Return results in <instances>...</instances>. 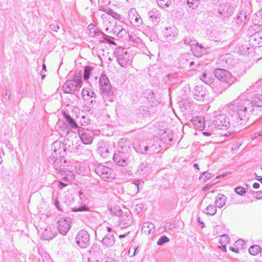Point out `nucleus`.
Instances as JSON below:
<instances>
[{"label":"nucleus","mask_w":262,"mask_h":262,"mask_svg":"<svg viewBox=\"0 0 262 262\" xmlns=\"http://www.w3.org/2000/svg\"><path fill=\"white\" fill-rule=\"evenodd\" d=\"M117 30L118 32L117 33V35L120 37H122L123 35L126 33V30L121 27H120Z\"/></svg>","instance_id":"nucleus-61"},{"label":"nucleus","mask_w":262,"mask_h":262,"mask_svg":"<svg viewBox=\"0 0 262 262\" xmlns=\"http://www.w3.org/2000/svg\"><path fill=\"white\" fill-rule=\"evenodd\" d=\"M142 20L140 17V15L138 14L136 15L135 18H134L133 20V24L134 26H138L142 24Z\"/></svg>","instance_id":"nucleus-56"},{"label":"nucleus","mask_w":262,"mask_h":262,"mask_svg":"<svg viewBox=\"0 0 262 262\" xmlns=\"http://www.w3.org/2000/svg\"><path fill=\"white\" fill-rule=\"evenodd\" d=\"M226 200L227 197L225 195L220 193L216 196L214 203L219 208H222L225 205Z\"/></svg>","instance_id":"nucleus-30"},{"label":"nucleus","mask_w":262,"mask_h":262,"mask_svg":"<svg viewBox=\"0 0 262 262\" xmlns=\"http://www.w3.org/2000/svg\"><path fill=\"white\" fill-rule=\"evenodd\" d=\"M78 88H80L74 80H68L62 86V90L65 93L74 94Z\"/></svg>","instance_id":"nucleus-16"},{"label":"nucleus","mask_w":262,"mask_h":262,"mask_svg":"<svg viewBox=\"0 0 262 262\" xmlns=\"http://www.w3.org/2000/svg\"><path fill=\"white\" fill-rule=\"evenodd\" d=\"M138 14L135 9L131 8L128 11V18L130 21L133 24V20L136 17V15Z\"/></svg>","instance_id":"nucleus-50"},{"label":"nucleus","mask_w":262,"mask_h":262,"mask_svg":"<svg viewBox=\"0 0 262 262\" xmlns=\"http://www.w3.org/2000/svg\"><path fill=\"white\" fill-rule=\"evenodd\" d=\"M247 90L245 93L240 95L235 100L236 105L231 106V113H235L241 115L240 120L243 123H247L248 121L250 115L254 111V106L262 107V95L257 94L254 96L252 100L250 99V96Z\"/></svg>","instance_id":"nucleus-1"},{"label":"nucleus","mask_w":262,"mask_h":262,"mask_svg":"<svg viewBox=\"0 0 262 262\" xmlns=\"http://www.w3.org/2000/svg\"><path fill=\"white\" fill-rule=\"evenodd\" d=\"M192 122L198 129L201 130L204 129L206 123L203 117H194L192 119Z\"/></svg>","instance_id":"nucleus-25"},{"label":"nucleus","mask_w":262,"mask_h":262,"mask_svg":"<svg viewBox=\"0 0 262 262\" xmlns=\"http://www.w3.org/2000/svg\"><path fill=\"white\" fill-rule=\"evenodd\" d=\"M99 84L103 97L107 99L110 102L114 101L116 99L115 90L112 88L110 81L106 76L102 75L100 76Z\"/></svg>","instance_id":"nucleus-5"},{"label":"nucleus","mask_w":262,"mask_h":262,"mask_svg":"<svg viewBox=\"0 0 262 262\" xmlns=\"http://www.w3.org/2000/svg\"><path fill=\"white\" fill-rule=\"evenodd\" d=\"M252 22L255 25L262 26V9L259 12L254 14Z\"/></svg>","instance_id":"nucleus-34"},{"label":"nucleus","mask_w":262,"mask_h":262,"mask_svg":"<svg viewBox=\"0 0 262 262\" xmlns=\"http://www.w3.org/2000/svg\"><path fill=\"white\" fill-rule=\"evenodd\" d=\"M191 50L195 56H202L206 52V49L198 42L191 46Z\"/></svg>","instance_id":"nucleus-23"},{"label":"nucleus","mask_w":262,"mask_h":262,"mask_svg":"<svg viewBox=\"0 0 262 262\" xmlns=\"http://www.w3.org/2000/svg\"><path fill=\"white\" fill-rule=\"evenodd\" d=\"M255 48L249 43L248 45H243L238 48V52L243 55H253Z\"/></svg>","instance_id":"nucleus-19"},{"label":"nucleus","mask_w":262,"mask_h":262,"mask_svg":"<svg viewBox=\"0 0 262 262\" xmlns=\"http://www.w3.org/2000/svg\"><path fill=\"white\" fill-rule=\"evenodd\" d=\"M50 28L54 31L57 32L59 29V26L56 23H54L50 25Z\"/></svg>","instance_id":"nucleus-63"},{"label":"nucleus","mask_w":262,"mask_h":262,"mask_svg":"<svg viewBox=\"0 0 262 262\" xmlns=\"http://www.w3.org/2000/svg\"><path fill=\"white\" fill-rule=\"evenodd\" d=\"M188 56L189 55L184 54L180 59V63L183 68H186L189 66L190 60L188 59Z\"/></svg>","instance_id":"nucleus-43"},{"label":"nucleus","mask_w":262,"mask_h":262,"mask_svg":"<svg viewBox=\"0 0 262 262\" xmlns=\"http://www.w3.org/2000/svg\"><path fill=\"white\" fill-rule=\"evenodd\" d=\"M152 29L149 27V26H145V27L144 28V30L143 31V32L146 34V36L150 35L151 33Z\"/></svg>","instance_id":"nucleus-62"},{"label":"nucleus","mask_w":262,"mask_h":262,"mask_svg":"<svg viewBox=\"0 0 262 262\" xmlns=\"http://www.w3.org/2000/svg\"><path fill=\"white\" fill-rule=\"evenodd\" d=\"M147 99L151 106H157L161 101V98L160 95L153 92L149 94Z\"/></svg>","instance_id":"nucleus-24"},{"label":"nucleus","mask_w":262,"mask_h":262,"mask_svg":"<svg viewBox=\"0 0 262 262\" xmlns=\"http://www.w3.org/2000/svg\"><path fill=\"white\" fill-rule=\"evenodd\" d=\"M143 208V204L141 203V204H137L136 206L134 212H135V213L137 214H139L142 211Z\"/></svg>","instance_id":"nucleus-59"},{"label":"nucleus","mask_w":262,"mask_h":262,"mask_svg":"<svg viewBox=\"0 0 262 262\" xmlns=\"http://www.w3.org/2000/svg\"><path fill=\"white\" fill-rule=\"evenodd\" d=\"M89 210V207L85 204L81 205L78 207H74L72 208V211L74 212H81L88 211Z\"/></svg>","instance_id":"nucleus-48"},{"label":"nucleus","mask_w":262,"mask_h":262,"mask_svg":"<svg viewBox=\"0 0 262 262\" xmlns=\"http://www.w3.org/2000/svg\"><path fill=\"white\" fill-rule=\"evenodd\" d=\"M103 245L107 247H112L115 242V238L114 234H108L106 235L101 241Z\"/></svg>","instance_id":"nucleus-27"},{"label":"nucleus","mask_w":262,"mask_h":262,"mask_svg":"<svg viewBox=\"0 0 262 262\" xmlns=\"http://www.w3.org/2000/svg\"><path fill=\"white\" fill-rule=\"evenodd\" d=\"M155 231L154 224L150 222H146L143 224L141 232L148 234H150L151 232Z\"/></svg>","instance_id":"nucleus-31"},{"label":"nucleus","mask_w":262,"mask_h":262,"mask_svg":"<svg viewBox=\"0 0 262 262\" xmlns=\"http://www.w3.org/2000/svg\"><path fill=\"white\" fill-rule=\"evenodd\" d=\"M141 183L143 184L144 182L140 180H136L131 184L130 187H135L137 192H138L139 191V185Z\"/></svg>","instance_id":"nucleus-55"},{"label":"nucleus","mask_w":262,"mask_h":262,"mask_svg":"<svg viewBox=\"0 0 262 262\" xmlns=\"http://www.w3.org/2000/svg\"><path fill=\"white\" fill-rule=\"evenodd\" d=\"M217 12L220 17L226 18L230 16L232 14L233 10V8L230 5L222 3L218 6Z\"/></svg>","instance_id":"nucleus-15"},{"label":"nucleus","mask_w":262,"mask_h":262,"mask_svg":"<svg viewBox=\"0 0 262 262\" xmlns=\"http://www.w3.org/2000/svg\"><path fill=\"white\" fill-rule=\"evenodd\" d=\"M235 246H241V248H242L243 246H244L246 244V243L245 241H244L242 239H239L235 242Z\"/></svg>","instance_id":"nucleus-64"},{"label":"nucleus","mask_w":262,"mask_h":262,"mask_svg":"<svg viewBox=\"0 0 262 262\" xmlns=\"http://www.w3.org/2000/svg\"><path fill=\"white\" fill-rule=\"evenodd\" d=\"M200 79L207 85L212 84L213 86L215 84L217 85V83H214V79L209 76L207 73H204L200 77Z\"/></svg>","instance_id":"nucleus-38"},{"label":"nucleus","mask_w":262,"mask_h":262,"mask_svg":"<svg viewBox=\"0 0 262 262\" xmlns=\"http://www.w3.org/2000/svg\"><path fill=\"white\" fill-rule=\"evenodd\" d=\"M64 118L67 124V127L70 129H78L79 128L75 120L71 116L66 112L63 113Z\"/></svg>","instance_id":"nucleus-22"},{"label":"nucleus","mask_w":262,"mask_h":262,"mask_svg":"<svg viewBox=\"0 0 262 262\" xmlns=\"http://www.w3.org/2000/svg\"><path fill=\"white\" fill-rule=\"evenodd\" d=\"M95 172L104 181H110L115 178L114 170L100 164L96 167Z\"/></svg>","instance_id":"nucleus-7"},{"label":"nucleus","mask_w":262,"mask_h":262,"mask_svg":"<svg viewBox=\"0 0 262 262\" xmlns=\"http://www.w3.org/2000/svg\"><path fill=\"white\" fill-rule=\"evenodd\" d=\"M220 60L223 62V66L226 68L233 67L235 63L232 58V55L230 54L222 55L221 56Z\"/></svg>","instance_id":"nucleus-20"},{"label":"nucleus","mask_w":262,"mask_h":262,"mask_svg":"<svg viewBox=\"0 0 262 262\" xmlns=\"http://www.w3.org/2000/svg\"><path fill=\"white\" fill-rule=\"evenodd\" d=\"M90 122V119L88 117L82 116L79 121L81 125L85 126L88 125Z\"/></svg>","instance_id":"nucleus-54"},{"label":"nucleus","mask_w":262,"mask_h":262,"mask_svg":"<svg viewBox=\"0 0 262 262\" xmlns=\"http://www.w3.org/2000/svg\"><path fill=\"white\" fill-rule=\"evenodd\" d=\"M216 206L209 205L205 208V211L204 212L207 214L214 215L216 213Z\"/></svg>","instance_id":"nucleus-41"},{"label":"nucleus","mask_w":262,"mask_h":262,"mask_svg":"<svg viewBox=\"0 0 262 262\" xmlns=\"http://www.w3.org/2000/svg\"><path fill=\"white\" fill-rule=\"evenodd\" d=\"M260 247L257 245H252L249 248V252L252 255H256L259 252H261Z\"/></svg>","instance_id":"nucleus-39"},{"label":"nucleus","mask_w":262,"mask_h":262,"mask_svg":"<svg viewBox=\"0 0 262 262\" xmlns=\"http://www.w3.org/2000/svg\"><path fill=\"white\" fill-rule=\"evenodd\" d=\"M117 215H121V221L120 222V227L121 228H125L130 226L133 223V215L129 212L123 213L122 210L119 209Z\"/></svg>","instance_id":"nucleus-14"},{"label":"nucleus","mask_w":262,"mask_h":262,"mask_svg":"<svg viewBox=\"0 0 262 262\" xmlns=\"http://www.w3.org/2000/svg\"><path fill=\"white\" fill-rule=\"evenodd\" d=\"M187 4L189 8L195 9L199 4V0H187Z\"/></svg>","instance_id":"nucleus-51"},{"label":"nucleus","mask_w":262,"mask_h":262,"mask_svg":"<svg viewBox=\"0 0 262 262\" xmlns=\"http://www.w3.org/2000/svg\"><path fill=\"white\" fill-rule=\"evenodd\" d=\"M114 54L119 64L122 67H125L131 61V56L129 53L122 47L116 48Z\"/></svg>","instance_id":"nucleus-8"},{"label":"nucleus","mask_w":262,"mask_h":262,"mask_svg":"<svg viewBox=\"0 0 262 262\" xmlns=\"http://www.w3.org/2000/svg\"><path fill=\"white\" fill-rule=\"evenodd\" d=\"M132 149L128 143L120 142L118 149L113 155V160L118 166L124 167L130 162Z\"/></svg>","instance_id":"nucleus-4"},{"label":"nucleus","mask_w":262,"mask_h":262,"mask_svg":"<svg viewBox=\"0 0 262 262\" xmlns=\"http://www.w3.org/2000/svg\"><path fill=\"white\" fill-rule=\"evenodd\" d=\"M214 74L221 82L226 84L227 87L233 84L236 80V79L232 76L229 71L224 69H216L214 71Z\"/></svg>","instance_id":"nucleus-6"},{"label":"nucleus","mask_w":262,"mask_h":262,"mask_svg":"<svg viewBox=\"0 0 262 262\" xmlns=\"http://www.w3.org/2000/svg\"><path fill=\"white\" fill-rule=\"evenodd\" d=\"M162 34L167 41H174L178 36V31L177 28L172 25L164 28Z\"/></svg>","instance_id":"nucleus-13"},{"label":"nucleus","mask_w":262,"mask_h":262,"mask_svg":"<svg viewBox=\"0 0 262 262\" xmlns=\"http://www.w3.org/2000/svg\"><path fill=\"white\" fill-rule=\"evenodd\" d=\"M134 148L138 153L146 154L147 153L148 150V144L145 141L137 142L134 144Z\"/></svg>","instance_id":"nucleus-21"},{"label":"nucleus","mask_w":262,"mask_h":262,"mask_svg":"<svg viewBox=\"0 0 262 262\" xmlns=\"http://www.w3.org/2000/svg\"><path fill=\"white\" fill-rule=\"evenodd\" d=\"M178 77L177 73L169 74L164 79L165 83L168 85H173L176 83Z\"/></svg>","instance_id":"nucleus-33"},{"label":"nucleus","mask_w":262,"mask_h":262,"mask_svg":"<svg viewBox=\"0 0 262 262\" xmlns=\"http://www.w3.org/2000/svg\"><path fill=\"white\" fill-rule=\"evenodd\" d=\"M72 219L70 217H61L57 222L59 232L62 235H66L70 229Z\"/></svg>","instance_id":"nucleus-12"},{"label":"nucleus","mask_w":262,"mask_h":262,"mask_svg":"<svg viewBox=\"0 0 262 262\" xmlns=\"http://www.w3.org/2000/svg\"><path fill=\"white\" fill-rule=\"evenodd\" d=\"M72 80H74L77 83V84L79 85V87H81L82 85V78H81V74L80 72H76L73 77V79H71Z\"/></svg>","instance_id":"nucleus-47"},{"label":"nucleus","mask_w":262,"mask_h":262,"mask_svg":"<svg viewBox=\"0 0 262 262\" xmlns=\"http://www.w3.org/2000/svg\"><path fill=\"white\" fill-rule=\"evenodd\" d=\"M78 134L83 144L90 145L92 143L94 139L93 131L80 127L78 129Z\"/></svg>","instance_id":"nucleus-11"},{"label":"nucleus","mask_w":262,"mask_h":262,"mask_svg":"<svg viewBox=\"0 0 262 262\" xmlns=\"http://www.w3.org/2000/svg\"><path fill=\"white\" fill-rule=\"evenodd\" d=\"M161 149V146L160 145L159 141H154L152 144L150 145L148 144V150L149 154H156L159 152Z\"/></svg>","instance_id":"nucleus-32"},{"label":"nucleus","mask_w":262,"mask_h":262,"mask_svg":"<svg viewBox=\"0 0 262 262\" xmlns=\"http://www.w3.org/2000/svg\"><path fill=\"white\" fill-rule=\"evenodd\" d=\"M247 18V14L245 11H241L236 17V21L237 23L244 22Z\"/></svg>","instance_id":"nucleus-45"},{"label":"nucleus","mask_w":262,"mask_h":262,"mask_svg":"<svg viewBox=\"0 0 262 262\" xmlns=\"http://www.w3.org/2000/svg\"><path fill=\"white\" fill-rule=\"evenodd\" d=\"M213 176V174L212 173L208 172L207 171L203 172L200 176L199 179L200 180H203L204 181H206Z\"/></svg>","instance_id":"nucleus-49"},{"label":"nucleus","mask_w":262,"mask_h":262,"mask_svg":"<svg viewBox=\"0 0 262 262\" xmlns=\"http://www.w3.org/2000/svg\"><path fill=\"white\" fill-rule=\"evenodd\" d=\"M169 241V239L168 237H167L165 235H162L159 238L157 244L159 246H162L164 244L168 243Z\"/></svg>","instance_id":"nucleus-52"},{"label":"nucleus","mask_w":262,"mask_h":262,"mask_svg":"<svg viewBox=\"0 0 262 262\" xmlns=\"http://www.w3.org/2000/svg\"><path fill=\"white\" fill-rule=\"evenodd\" d=\"M230 238L227 234H223L221 236V239L220 243L226 244L229 243Z\"/></svg>","instance_id":"nucleus-58"},{"label":"nucleus","mask_w":262,"mask_h":262,"mask_svg":"<svg viewBox=\"0 0 262 262\" xmlns=\"http://www.w3.org/2000/svg\"><path fill=\"white\" fill-rule=\"evenodd\" d=\"M41 258L43 262H46L49 259H51L49 254L46 252H43L41 254Z\"/></svg>","instance_id":"nucleus-60"},{"label":"nucleus","mask_w":262,"mask_h":262,"mask_svg":"<svg viewBox=\"0 0 262 262\" xmlns=\"http://www.w3.org/2000/svg\"><path fill=\"white\" fill-rule=\"evenodd\" d=\"M192 103L190 101L185 100L180 102V107L182 112H185L187 110L190 108Z\"/></svg>","instance_id":"nucleus-40"},{"label":"nucleus","mask_w":262,"mask_h":262,"mask_svg":"<svg viewBox=\"0 0 262 262\" xmlns=\"http://www.w3.org/2000/svg\"><path fill=\"white\" fill-rule=\"evenodd\" d=\"M184 43L186 45H189L191 48L196 43L197 41L194 37L191 36L185 37L183 40Z\"/></svg>","instance_id":"nucleus-42"},{"label":"nucleus","mask_w":262,"mask_h":262,"mask_svg":"<svg viewBox=\"0 0 262 262\" xmlns=\"http://www.w3.org/2000/svg\"><path fill=\"white\" fill-rule=\"evenodd\" d=\"M85 92H86V95L89 96L91 98H93V97L95 98V94L93 91L91 90L83 89L82 91V95L84 96Z\"/></svg>","instance_id":"nucleus-57"},{"label":"nucleus","mask_w":262,"mask_h":262,"mask_svg":"<svg viewBox=\"0 0 262 262\" xmlns=\"http://www.w3.org/2000/svg\"><path fill=\"white\" fill-rule=\"evenodd\" d=\"M99 10L106 13L108 15L111 16L115 19H117L118 20L121 19V17L120 14H118L113 10L107 7L102 6L100 8Z\"/></svg>","instance_id":"nucleus-28"},{"label":"nucleus","mask_w":262,"mask_h":262,"mask_svg":"<svg viewBox=\"0 0 262 262\" xmlns=\"http://www.w3.org/2000/svg\"><path fill=\"white\" fill-rule=\"evenodd\" d=\"M236 100L229 104L226 108V111L228 113V117L226 114L222 113L220 111L214 112V119L213 122L216 128L222 129L226 130L229 128L230 126L234 128H241L242 126L245 125L246 123H243L241 119L242 117L238 116L239 114L233 112L231 113V106L236 105Z\"/></svg>","instance_id":"nucleus-3"},{"label":"nucleus","mask_w":262,"mask_h":262,"mask_svg":"<svg viewBox=\"0 0 262 262\" xmlns=\"http://www.w3.org/2000/svg\"><path fill=\"white\" fill-rule=\"evenodd\" d=\"M150 167L147 163H142L138 167L137 172L141 175L146 174L149 170Z\"/></svg>","instance_id":"nucleus-37"},{"label":"nucleus","mask_w":262,"mask_h":262,"mask_svg":"<svg viewBox=\"0 0 262 262\" xmlns=\"http://www.w3.org/2000/svg\"><path fill=\"white\" fill-rule=\"evenodd\" d=\"M88 29L90 31V35L92 37L100 36L101 34H103V32H100L98 31L96 26L93 24H90L88 27Z\"/></svg>","instance_id":"nucleus-36"},{"label":"nucleus","mask_w":262,"mask_h":262,"mask_svg":"<svg viewBox=\"0 0 262 262\" xmlns=\"http://www.w3.org/2000/svg\"><path fill=\"white\" fill-rule=\"evenodd\" d=\"M93 68L90 66H86L84 67L83 71V79L85 80H88L90 77V75Z\"/></svg>","instance_id":"nucleus-44"},{"label":"nucleus","mask_w":262,"mask_h":262,"mask_svg":"<svg viewBox=\"0 0 262 262\" xmlns=\"http://www.w3.org/2000/svg\"><path fill=\"white\" fill-rule=\"evenodd\" d=\"M58 144V143L56 142L53 144L52 150L53 151L48 158V162L61 173V179L69 182L74 179V174L70 170H64L68 165L65 159L66 148L62 146L61 148L56 149Z\"/></svg>","instance_id":"nucleus-2"},{"label":"nucleus","mask_w":262,"mask_h":262,"mask_svg":"<svg viewBox=\"0 0 262 262\" xmlns=\"http://www.w3.org/2000/svg\"><path fill=\"white\" fill-rule=\"evenodd\" d=\"M75 148H76V151H75V149H74L73 152L78 155H84L89 158H91L93 156L92 150L89 148L85 149V147L83 145H79L78 146H75Z\"/></svg>","instance_id":"nucleus-26"},{"label":"nucleus","mask_w":262,"mask_h":262,"mask_svg":"<svg viewBox=\"0 0 262 262\" xmlns=\"http://www.w3.org/2000/svg\"><path fill=\"white\" fill-rule=\"evenodd\" d=\"M249 42L255 48L262 47V32H257L251 35Z\"/></svg>","instance_id":"nucleus-17"},{"label":"nucleus","mask_w":262,"mask_h":262,"mask_svg":"<svg viewBox=\"0 0 262 262\" xmlns=\"http://www.w3.org/2000/svg\"><path fill=\"white\" fill-rule=\"evenodd\" d=\"M194 98L198 100H203L208 94L206 89L202 85H196L193 89Z\"/></svg>","instance_id":"nucleus-18"},{"label":"nucleus","mask_w":262,"mask_h":262,"mask_svg":"<svg viewBox=\"0 0 262 262\" xmlns=\"http://www.w3.org/2000/svg\"><path fill=\"white\" fill-rule=\"evenodd\" d=\"M157 2L160 7L163 8L169 7L172 3V0H157Z\"/></svg>","instance_id":"nucleus-46"},{"label":"nucleus","mask_w":262,"mask_h":262,"mask_svg":"<svg viewBox=\"0 0 262 262\" xmlns=\"http://www.w3.org/2000/svg\"><path fill=\"white\" fill-rule=\"evenodd\" d=\"M76 242L77 245L80 248H85L88 247L90 244L89 234L85 230H80L77 234Z\"/></svg>","instance_id":"nucleus-9"},{"label":"nucleus","mask_w":262,"mask_h":262,"mask_svg":"<svg viewBox=\"0 0 262 262\" xmlns=\"http://www.w3.org/2000/svg\"><path fill=\"white\" fill-rule=\"evenodd\" d=\"M148 16L150 20L152 21L153 23L156 24L159 23L160 19V13L156 9H152L148 13Z\"/></svg>","instance_id":"nucleus-29"},{"label":"nucleus","mask_w":262,"mask_h":262,"mask_svg":"<svg viewBox=\"0 0 262 262\" xmlns=\"http://www.w3.org/2000/svg\"><path fill=\"white\" fill-rule=\"evenodd\" d=\"M234 191L239 195H244L246 192V189L242 186H238L234 188Z\"/></svg>","instance_id":"nucleus-53"},{"label":"nucleus","mask_w":262,"mask_h":262,"mask_svg":"<svg viewBox=\"0 0 262 262\" xmlns=\"http://www.w3.org/2000/svg\"><path fill=\"white\" fill-rule=\"evenodd\" d=\"M36 228L38 230V235L40 239H51L57 234L56 229L54 227H48L44 229L40 228V229H38L37 227Z\"/></svg>","instance_id":"nucleus-10"},{"label":"nucleus","mask_w":262,"mask_h":262,"mask_svg":"<svg viewBox=\"0 0 262 262\" xmlns=\"http://www.w3.org/2000/svg\"><path fill=\"white\" fill-rule=\"evenodd\" d=\"M98 152L102 157L106 158L110 155V148L106 145L100 146L98 148Z\"/></svg>","instance_id":"nucleus-35"}]
</instances>
